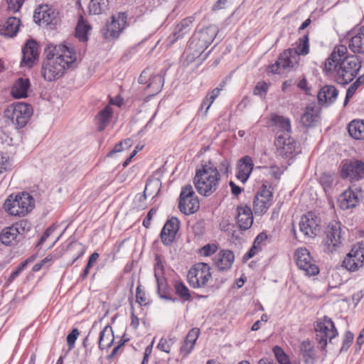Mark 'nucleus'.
<instances>
[{
  "label": "nucleus",
  "mask_w": 364,
  "mask_h": 364,
  "mask_svg": "<svg viewBox=\"0 0 364 364\" xmlns=\"http://www.w3.org/2000/svg\"><path fill=\"white\" fill-rule=\"evenodd\" d=\"M112 115V108L107 105L103 109H102L97 116L98 121L97 129L101 132L105 129L109 122V120Z\"/></svg>",
  "instance_id": "obj_38"
},
{
  "label": "nucleus",
  "mask_w": 364,
  "mask_h": 364,
  "mask_svg": "<svg viewBox=\"0 0 364 364\" xmlns=\"http://www.w3.org/2000/svg\"><path fill=\"white\" fill-rule=\"evenodd\" d=\"M21 66L31 67L38 57V45L33 40L28 41L22 50Z\"/></svg>",
  "instance_id": "obj_23"
},
{
  "label": "nucleus",
  "mask_w": 364,
  "mask_h": 364,
  "mask_svg": "<svg viewBox=\"0 0 364 364\" xmlns=\"http://www.w3.org/2000/svg\"><path fill=\"white\" fill-rule=\"evenodd\" d=\"M90 29V25H88L83 19L82 16L78 21L75 28V36L82 42L87 41V33Z\"/></svg>",
  "instance_id": "obj_40"
},
{
  "label": "nucleus",
  "mask_w": 364,
  "mask_h": 364,
  "mask_svg": "<svg viewBox=\"0 0 364 364\" xmlns=\"http://www.w3.org/2000/svg\"><path fill=\"white\" fill-rule=\"evenodd\" d=\"M274 123V131L278 134L289 135L291 132L290 120L282 116L274 115L272 119Z\"/></svg>",
  "instance_id": "obj_33"
},
{
  "label": "nucleus",
  "mask_w": 364,
  "mask_h": 364,
  "mask_svg": "<svg viewBox=\"0 0 364 364\" xmlns=\"http://www.w3.org/2000/svg\"><path fill=\"white\" fill-rule=\"evenodd\" d=\"M348 49L343 45L334 48L331 55L326 59L324 71L333 74L337 83L346 85L351 82L361 68V63L357 55H346Z\"/></svg>",
  "instance_id": "obj_1"
},
{
  "label": "nucleus",
  "mask_w": 364,
  "mask_h": 364,
  "mask_svg": "<svg viewBox=\"0 0 364 364\" xmlns=\"http://www.w3.org/2000/svg\"><path fill=\"white\" fill-rule=\"evenodd\" d=\"M218 33V28L214 25H210L197 32L191 40L188 48L193 51V57H200L213 41Z\"/></svg>",
  "instance_id": "obj_5"
},
{
  "label": "nucleus",
  "mask_w": 364,
  "mask_h": 364,
  "mask_svg": "<svg viewBox=\"0 0 364 364\" xmlns=\"http://www.w3.org/2000/svg\"><path fill=\"white\" fill-rule=\"evenodd\" d=\"M342 267H345L348 271L355 272L360 267V263H357L353 258L346 255L343 261Z\"/></svg>",
  "instance_id": "obj_50"
},
{
  "label": "nucleus",
  "mask_w": 364,
  "mask_h": 364,
  "mask_svg": "<svg viewBox=\"0 0 364 364\" xmlns=\"http://www.w3.org/2000/svg\"><path fill=\"white\" fill-rule=\"evenodd\" d=\"M53 230L54 229L53 228H48L41 236L38 245L43 243V242L47 240V238L50 236V235L53 232Z\"/></svg>",
  "instance_id": "obj_62"
},
{
  "label": "nucleus",
  "mask_w": 364,
  "mask_h": 364,
  "mask_svg": "<svg viewBox=\"0 0 364 364\" xmlns=\"http://www.w3.org/2000/svg\"><path fill=\"white\" fill-rule=\"evenodd\" d=\"M237 223L241 230H248L253 223L252 211L249 206L241 205L237 208Z\"/></svg>",
  "instance_id": "obj_22"
},
{
  "label": "nucleus",
  "mask_w": 364,
  "mask_h": 364,
  "mask_svg": "<svg viewBox=\"0 0 364 364\" xmlns=\"http://www.w3.org/2000/svg\"><path fill=\"white\" fill-rule=\"evenodd\" d=\"M348 47L354 53H364V25L350 38Z\"/></svg>",
  "instance_id": "obj_31"
},
{
  "label": "nucleus",
  "mask_w": 364,
  "mask_h": 364,
  "mask_svg": "<svg viewBox=\"0 0 364 364\" xmlns=\"http://www.w3.org/2000/svg\"><path fill=\"white\" fill-rule=\"evenodd\" d=\"M338 95V91L333 85H325L318 93V100L321 105H331L333 103Z\"/></svg>",
  "instance_id": "obj_29"
},
{
  "label": "nucleus",
  "mask_w": 364,
  "mask_h": 364,
  "mask_svg": "<svg viewBox=\"0 0 364 364\" xmlns=\"http://www.w3.org/2000/svg\"><path fill=\"white\" fill-rule=\"evenodd\" d=\"M199 200L192 186L188 184L183 187L178 204L180 211L188 215L195 213L199 209Z\"/></svg>",
  "instance_id": "obj_9"
},
{
  "label": "nucleus",
  "mask_w": 364,
  "mask_h": 364,
  "mask_svg": "<svg viewBox=\"0 0 364 364\" xmlns=\"http://www.w3.org/2000/svg\"><path fill=\"white\" fill-rule=\"evenodd\" d=\"M20 240L18 229L12 225L4 228L0 234L1 242L7 246L16 245Z\"/></svg>",
  "instance_id": "obj_30"
},
{
  "label": "nucleus",
  "mask_w": 364,
  "mask_h": 364,
  "mask_svg": "<svg viewBox=\"0 0 364 364\" xmlns=\"http://www.w3.org/2000/svg\"><path fill=\"white\" fill-rule=\"evenodd\" d=\"M12 226L18 229L19 232V236L21 237L25 232L28 231L31 228L30 223L26 220H21L14 225H12Z\"/></svg>",
  "instance_id": "obj_52"
},
{
  "label": "nucleus",
  "mask_w": 364,
  "mask_h": 364,
  "mask_svg": "<svg viewBox=\"0 0 364 364\" xmlns=\"http://www.w3.org/2000/svg\"><path fill=\"white\" fill-rule=\"evenodd\" d=\"M299 355L306 364H314L316 351L313 343L309 341H303L299 346Z\"/></svg>",
  "instance_id": "obj_28"
},
{
  "label": "nucleus",
  "mask_w": 364,
  "mask_h": 364,
  "mask_svg": "<svg viewBox=\"0 0 364 364\" xmlns=\"http://www.w3.org/2000/svg\"><path fill=\"white\" fill-rule=\"evenodd\" d=\"M179 227L180 222L176 218H171L166 221L160 234L161 242L164 245L170 246L172 244Z\"/></svg>",
  "instance_id": "obj_20"
},
{
  "label": "nucleus",
  "mask_w": 364,
  "mask_h": 364,
  "mask_svg": "<svg viewBox=\"0 0 364 364\" xmlns=\"http://www.w3.org/2000/svg\"><path fill=\"white\" fill-rule=\"evenodd\" d=\"M155 259L156 263L154 266V277L157 283L158 294L161 298L165 299H171L169 296H166L164 294L166 283L164 282V279L162 277L164 274V266L161 259L159 255H156Z\"/></svg>",
  "instance_id": "obj_26"
},
{
  "label": "nucleus",
  "mask_w": 364,
  "mask_h": 364,
  "mask_svg": "<svg viewBox=\"0 0 364 364\" xmlns=\"http://www.w3.org/2000/svg\"><path fill=\"white\" fill-rule=\"evenodd\" d=\"M360 188L349 187L343 191L338 198L339 207L343 210L355 208L359 203L361 196Z\"/></svg>",
  "instance_id": "obj_19"
},
{
  "label": "nucleus",
  "mask_w": 364,
  "mask_h": 364,
  "mask_svg": "<svg viewBox=\"0 0 364 364\" xmlns=\"http://www.w3.org/2000/svg\"><path fill=\"white\" fill-rule=\"evenodd\" d=\"M193 22V18L189 17L184 18L180 24L178 25V30L174 33L176 38L182 37L185 33L190 31V26Z\"/></svg>",
  "instance_id": "obj_44"
},
{
  "label": "nucleus",
  "mask_w": 364,
  "mask_h": 364,
  "mask_svg": "<svg viewBox=\"0 0 364 364\" xmlns=\"http://www.w3.org/2000/svg\"><path fill=\"white\" fill-rule=\"evenodd\" d=\"M79 331L77 328H74L71 333H70L67 336V343L69 348V350H71L74 348L75 341L79 335Z\"/></svg>",
  "instance_id": "obj_55"
},
{
  "label": "nucleus",
  "mask_w": 364,
  "mask_h": 364,
  "mask_svg": "<svg viewBox=\"0 0 364 364\" xmlns=\"http://www.w3.org/2000/svg\"><path fill=\"white\" fill-rule=\"evenodd\" d=\"M98 258L99 254L97 252H94L90 256L87 264H86L83 272L80 276V278L82 280H84L87 277L90 273V268L94 265Z\"/></svg>",
  "instance_id": "obj_49"
},
{
  "label": "nucleus",
  "mask_w": 364,
  "mask_h": 364,
  "mask_svg": "<svg viewBox=\"0 0 364 364\" xmlns=\"http://www.w3.org/2000/svg\"><path fill=\"white\" fill-rule=\"evenodd\" d=\"M33 18L39 24H51L55 18V13L48 5H40L34 11Z\"/></svg>",
  "instance_id": "obj_24"
},
{
  "label": "nucleus",
  "mask_w": 364,
  "mask_h": 364,
  "mask_svg": "<svg viewBox=\"0 0 364 364\" xmlns=\"http://www.w3.org/2000/svg\"><path fill=\"white\" fill-rule=\"evenodd\" d=\"M20 26V20L16 17H9L0 26V34L7 37L16 36Z\"/></svg>",
  "instance_id": "obj_32"
},
{
  "label": "nucleus",
  "mask_w": 364,
  "mask_h": 364,
  "mask_svg": "<svg viewBox=\"0 0 364 364\" xmlns=\"http://www.w3.org/2000/svg\"><path fill=\"white\" fill-rule=\"evenodd\" d=\"M176 293L184 301H188L191 299V294L188 287L181 282L176 281L174 284Z\"/></svg>",
  "instance_id": "obj_45"
},
{
  "label": "nucleus",
  "mask_w": 364,
  "mask_h": 364,
  "mask_svg": "<svg viewBox=\"0 0 364 364\" xmlns=\"http://www.w3.org/2000/svg\"><path fill=\"white\" fill-rule=\"evenodd\" d=\"M123 146V142H119V143L117 144L114 146V149H113L112 150H111V151L107 154V156L108 157H110V156H112L114 154L122 151L124 149V148H123V146Z\"/></svg>",
  "instance_id": "obj_61"
},
{
  "label": "nucleus",
  "mask_w": 364,
  "mask_h": 364,
  "mask_svg": "<svg viewBox=\"0 0 364 364\" xmlns=\"http://www.w3.org/2000/svg\"><path fill=\"white\" fill-rule=\"evenodd\" d=\"M114 340L112 328L109 325L106 326L102 331H100L98 340L99 348L101 350L109 348Z\"/></svg>",
  "instance_id": "obj_34"
},
{
  "label": "nucleus",
  "mask_w": 364,
  "mask_h": 364,
  "mask_svg": "<svg viewBox=\"0 0 364 364\" xmlns=\"http://www.w3.org/2000/svg\"><path fill=\"white\" fill-rule=\"evenodd\" d=\"M320 119V107L315 102L306 105L301 122L304 127H314Z\"/></svg>",
  "instance_id": "obj_21"
},
{
  "label": "nucleus",
  "mask_w": 364,
  "mask_h": 364,
  "mask_svg": "<svg viewBox=\"0 0 364 364\" xmlns=\"http://www.w3.org/2000/svg\"><path fill=\"white\" fill-rule=\"evenodd\" d=\"M300 57L294 49L289 48L280 54L275 64L271 66V70L273 73H279L280 67L286 69H294L299 65Z\"/></svg>",
  "instance_id": "obj_17"
},
{
  "label": "nucleus",
  "mask_w": 364,
  "mask_h": 364,
  "mask_svg": "<svg viewBox=\"0 0 364 364\" xmlns=\"http://www.w3.org/2000/svg\"><path fill=\"white\" fill-rule=\"evenodd\" d=\"M230 186L231 187L232 193L234 196H238L242 192V188L237 186L234 182H230Z\"/></svg>",
  "instance_id": "obj_63"
},
{
  "label": "nucleus",
  "mask_w": 364,
  "mask_h": 364,
  "mask_svg": "<svg viewBox=\"0 0 364 364\" xmlns=\"http://www.w3.org/2000/svg\"><path fill=\"white\" fill-rule=\"evenodd\" d=\"M220 181V175L218 168L209 164H203L197 169L193 183L200 195L208 197L217 191Z\"/></svg>",
  "instance_id": "obj_3"
},
{
  "label": "nucleus",
  "mask_w": 364,
  "mask_h": 364,
  "mask_svg": "<svg viewBox=\"0 0 364 364\" xmlns=\"http://www.w3.org/2000/svg\"><path fill=\"white\" fill-rule=\"evenodd\" d=\"M315 331L316 340L322 350L326 348L328 341L331 342L338 333L333 321L326 316L316 322Z\"/></svg>",
  "instance_id": "obj_8"
},
{
  "label": "nucleus",
  "mask_w": 364,
  "mask_h": 364,
  "mask_svg": "<svg viewBox=\"0 0 364 364\" xmlns=\"http://www.w3.org/2000/svg\"><path fill=\"white\" fill-rule=\"evenodd\" d=\"M138 82L140 84H146V89L149 92V95L154 96L161 92L164 77L161 74L151 75L150 69L147 68L141 73Z\"/></svg>",
  "instance_id": "obj_15"
},
{
  "label": "nucleus",
  "mask_w": 364,
  "mask_h": 364,
  "mask_svg": "<svg viewBox=\"0 0 364 364\" xmlns=\"http://www.w3.org/2000/svg\"><path fill=\"white\" fill-rule=\"evenodd\" d=\"M252 159L249 156H245L240 159L237 166V178L242 183H245L253 169Z\"/></svg>",
  "instance_id": "obj_27"
},
{
  "label": "nucleus",
  "mask_w": 364,
  "mask_h": 364,
  "mask_svg": "<svg viewBox=\"0 0 364 364\" xmlns=\"http://www.w3.org/2000/svg\"><path fill=\"white\" fill-rule=\"evenodd\" d=\"M342 243L341 223L336 221L330 223L326 231V237L323 241L324 251L332 253L340 247Z\"/></svg>",
  "instance_id": "obj_10"
},
{
  "label": "nucleus",
  "mask_w": 364,
  "mask_h": 364,
  "mask_svg": "<svg viewBox=\"0 0 364 364\" xmlns=\"http://www.w3.org/2000/svg\"><path fill=\"white\" fill-rule=\"evenodd\" d=\"M44 53L42 75L49 82L61 77L66 70L73 68L77 59L74 48L65 45H48Z\"/></svg>",
  "instance_id": "obj_2"
},
{
  "label": "nucleus",
  "mask_w": 364,
  "mask_h": 364,
  "mask_svg": "<svg viewBox=\"0 0 364 364\" xmlns=\"http://www.w3.org/2000/svg\"><path fill=\"white\" fill-rule=\"evenodd\" d=\"M225 82L223 81L219 87L213 89L210 93L208 94L203 99L201 105H200V109H203L205 107V114H206L208 112V109H210L211 105L213 103L214 100L218 97V96L220 95V92L221 90H223V87H225Z\"/></svg>",
  "instance_id": "obj_37"
},
{
  "label": "nucleus",
  "mask_w": 364,
  "mask_h": 364,
  "mask_svg": "<svg viewBox=\"0 0 364 364\" xmlns=\"http://www.w3.org/2000/svg\"><path fill=\"white\" fill-rule=\"evenodd\" d=\"M274 145L277 153L283 158L293 157L298 149L296 141L290 135L278 134Z\"/></svg>",
  "instance_id": "obj_16"
},
{
  "label": "nucleus",
  "mask_w": 364,
  "mask_h": 364,
  "mask_svg": "<svg viewBox=\"0 0 364 364\" xmlns=\"http://www.w3.org/2000/svg\"><path fill=\"white\" fill-rule=\"evenodd\" d=\"M273 198L272 186L263 184L255 197L253 210L255 214L265 213L272 205Z\"/></svg>",
  "instance_id": "obj_14"
},
{
  "label": "nucleus",
  "mask_w": 364,
  "mask_h": 364,
  "mask_svg": "<svg viewBox=\"0 0 364 364\" xmlns=\"http://www.w3.org/2000/svg\"><path fill=\"white\" fill-rule=\"evenodd\" d=\"M171 343H172V341L171 340L168 341L166 338H161L159 341V343L157 347L159 350L168 353H170Z\"/></svg>",
  "instance_id": "obj_58"
},
{
  "label": "nucleus",
  "mask_w": 364,
  "mask_h": 364,
  "mask_svg": "<svg viewBox=\"0 0 364 364\" xmlns=\"http://www.w3.org/2000/svg\"><path fill=\"white\" fill-rule=\"evenodd\" d=\"M136 301L140 305H145L146 304V299L145 296V293L141 289V284H139L136 288Z\"/></svg>",
  "instance_id": "obj_59"
},
{
  "label": "nucleus",
  "mask_w": 364,
  "mask_h": 364,
  "mask_svg": "<svg viewBox=\"0 0 364 364\" xmlns=\"http://www.w3.org/2000/svg\"><path fill=\"white\" fill-rule=\"evenodd\" d=\"M363 76L359 77L347 90L346 99L344 100V106H346L349 100L353 97L356 90L361 85L363 82Z\"/></svg>",
  "instance_id": "obj_48"
},
{
  "label": "nucleus",
  "mask_w": 364,
  "mask_h": 364,
  "mask_svg": "<svg viewBox=\"0 0 364 364\" xmlns=\"http://www.w3.org/2000/svg\"><path fill=\"white\" fill-rule=\"evenodd\" d=\"M34 206V199L28 193L10 195L4 203L5 210L11 215L25 216Z\"/></svg>",
  "instance_id": "obj_4"
},
{
  "label": "nucleus",
  "mask_w": 364,
  "mask_h": 364,
  "mask_svg": "<svg viewBox=\"0 0 364 364\" xmlns=\"http://www.w3.org/2000/svg\"><path fill=\"white\" fill-rule=\"evenodd\" d=\"M218 250V246L215 244H208L199 250L200 255L208 257Z\"/></svg>",
  "instance_id": "obj_51"
},
{
  "label": "nucleus",
  "mask_w": 364,
  "mask_h": 364,
  "mask_svg": "<svg viewBox=\"0 0 364 364\" xmlns=\"http://www.w3.org/2000/svg\"><path fill=\"white\" fill-rule=\"evenodd\" d=\"M319 182L322 186L324 191L326 193L330 190L333 183V175L328 173H323L319 178Z\"/></svg>",
  "instance_id": "obj_46"
},
{
  "label": "nucleus",
  "mask_w": 364,
  "mask_h": 364,
  "mask_svg": "<svg viewBox=\"0 0 364 364\" xmlns=\"http://www.w3.org/2000/svg\"><path fill=\"white\" fill-rule=\"evenodd\" d=\"M294 257L298 267L303 270L306 275L315 276L318 274L319 269L307 249H297L294 253Z\"/></svg>",
  "instance_id": "obj_11"
},
{
  "label": "nucleus",
  "mask_w": 364,
  "mask_h": 364,
  "mask_svg": "<svg viewBox=\"0 0 364 364\" xmlns=\"http://www.w3.org/2000/svg\"><path fill=\"white\" fill-rule=\"evenodd\" d=\"M294 49L298 53L299 57H300L301 55H307L309 52L308 35H305L303 38H299L296 43V47Z\"/></svg>",
  "instance_id": "obj_43"
},
{
  "label": "nucleus",
  "mask_w": 364,
  "mask_h": 364,
  "mask_svg": "<svg viewBox=\"0 0 364 364\" xmlns=\"http://www.w3.org/2000/svg\"><path fill=\"white\" fill-rule=\"evenodd\" d=\"M200 335V329L198 328H191L186 336V339L193 343L194 346Z\"/></svg>",
  "instance_id": "obj_56"
},
{
  "label": "nucleus",
  "mask_w": 364,
  "mask_h": 364,
  "mask_svg": "<svg viewBox=\"0 0 364 364\" xmlns=\"http://www.w3.org/2000/svg\"><path fill=\"white\" fill-rule=\"evenodd\" d=\"M230 168V162L227 159L223 160L220 163V171H224L225 173H228Z\"/></svg>",
  "instance_id": "obj_64"
},
{
  "label": "nucleus",
  "mask_w": 364,
  "mask_h": 364,
  "mask_svg": "<svg viewBox=\"0 0 364 364\" xmlns=\"http://www.w3.org/2000/svg\"><path fill=\"white\" fill-rule=\"evenodd\" d=\"M320 223V218L314 213L309 212L301 217L299 230L304 237L314 238L321 231Z\"/></svg>",
  "instance_id": "obj_12"
},
{
  "label": "nucleus",
  "mask_w": 364,
  "mask_h": 364,
  "mask_svg": "<svg viewBox=\"0 0 364 364\" xmlns=\"http://www.w3.org/2000/svg\"><path fill=\"white\" fill-rule=\"evenodd\" d=\"M26 0H6L8 10L16 13L20 10Z\"/></svg>",
  "instance_id": "obj_53"
},
{
  "label": "nucleus",
  "mask_w": 364,
  "mask_h": 364,
  "mask_svg": "<svg viewBox=\"0 0 364 364\" xmlns=\"http://www.w3.org/2000/svg\"><path fill=\"white\" fill-rule=\"evenodd\" d=\"M341 176L350 181L360 180L364 177V163L357 159L346 161L342 166Z\"/></svg>",
  "instance_id": "obj_18"
},
{
  "label": "nucleus",
  "mask_w": 364,
  "mask_h": 364,
  "mask_svg": "<svg viewBox=\"0 0 364 364\" xmlns=\"http://www.w3.org/2000/svg\"><path fill=\"white\" fill-rule=\"evenodd\" d=\"M267 239V235L264 232L259 234L255 239L252 247L250 250L244 255V260L247 261L254 257L257 252L262 250L261 244L262 242Z\"/></svg>",
  "instance_id": "obj_39"
},
{
  "label": "nucleus",
  "mask_w": 364,
  "mask_h": 364,
  "mask_svg": "<svg viewBox=\"0 0 364 364\" xmlns=\"http://www.w3.org/2000/svg\"><path fill=\"white\" fill-rule=\"evenodd\" d=\"M273 353L279 364H291L289 357L281 347L278 346H274L273 348Z\"/></svg>",
  "instance_id": "obj_47"
},
{
  "label": "nucleus",
  "mask_w": 364,
  "mask_h": 364,
  "mask_svg": "<svg viewBox=\"0 0 364 364\" xmlns=\"http://www.w3.org/2000/svg\"><path fill=\"white\" fill-rule=\"evenodd\" d=\"M156 210L154 208L151 209L147 213L146 216L143 220V225L148 228L150 226L151 220L152 219L153 215L156 213Z\"/></svg>",
  "instance_id": "obj_60"
},
{
  "label": "nucleus",
  "mask_w": 364,
  "mask_h": 364,
  "mask_svg": "<svg viewBox=\"0 0 364 364\" xmlns=\"http://www.w3.org/2000/svg\"><path fill=\"white\" fill-rule=\"evenodd\" d=\"M29 80L19 78L14 85L11 94L15 98H22L27 96V91L29 87Z\"/></svg>",
  "instance_id": "obj_36"
},
{
  "label": "nucleus",
  "mask_w": 364,
  "mask_h": 364,
  "mask_svg": "<svg viewBox=\"0 0 364 364\" xmlns=\"http://www.w3.org/2000/svg\"><path fill=\"white\" fill-rule=\"evenodd\" d=\"M33 114L32 107L23 102L11 105L4 111V117L16 126L17 129L26 126Z\"/></svg>",
  "instance_id": "obj_6"
},
{
  "label": "nucleus",
  "mask_w": 364,
  "mask_h": 364,
  "mask_svg": "<svg viewBox=\"0 0 364 364\" xmlns=\"http://www.w3.org/2000/svg\"><path fill=\"white\" fill-rule=\"evenodd\" d=\"M212 278L210 266L203 262L194 264L187 274L190 286L194 289L203 288Z\"/></svg>",
  "instance_id": "obj_7"
},
{
  "label": "nucleus",
  "mask_w": 364,
  "mask_h": 364,
  "mask_svg": "<svg viewBox=\"0 0 364 364\" xmlns=\"http://www.w3.org/2000/svg\"><path fill=\"white\" fill-rule=\"evenodd\" d=\"M108 9V0H90L89 10L90 14L98 15Z\"/></svg>",
  "instance_id": "obj_41"
},
{
  "label": "nucleus",
  "mask_w": 364,
  "mask_h": 364,
  "mask_svg": "<svg viewBox=\"0 0 364 364\" xmlns=\"http://www.w3.org/2000/svg\"><path fill=\"white\" fill-rule=\"evenodd\" d=\"M348 131L350 136L356 140L364 139V122L360 119L353 120L348 126Z\"/></svg>",
  "instance_id": "obj_35"
},
{
  "label": "nucleus",
  "mask_w": 364,
  "mask_h": 364,
  "mask_svg": "<svg viewBox=\"0 0 364 364\" xmlns=\"http://www.w3.org/2000/svg\"><path fill=\"white\" fill-rule=\"evenodd\" d=\"M267 87H268V85L266 82H259L255 86L253 93L255 95L262 96L266 93V92L267 90Z\"/></svg>",
  "instance_id": "obj_57"
},
{
  "label": "nucleus",
  "mask_w": 364,
  "mask_h": 364,
  "mask_svg": "<svg viewBox=\"0 0 364 364\" xmlns=\"http://www.w3.org/2000/svg\"><path fill=\"white\" fill-rule=\"evenodd\" d=\"M235 259L233 252L229 250H221L216 256L215 265L220 271H227L232 267Z\"/></svg>",
  "instance_id": "obj_25"
},
{
  "label": "nucleus",
  "mask_w": 364,
  "mask_h": 364,
  "mask_svg": "<svg viewBox=\"0 0 364 364\" xmlns=\"http://www.w3.org/2000/svg\"><path fill=\"white\" fill-rule=\"evenodd\" d=\"M194 346H195L193 343L185 338L180 348V353L183 355V357H186L189 353H191Z\"/></svg>",
  "instance_id": "obj_54"
},
{
  "label": "nucleus",
  "mask_w": 364,
  "mask_h": 364,
  "mask_svg": "<svg viewBox=\"0 0 364 364\" xmlns=\"http://www.w3.org/2000/svg\"><path fill=\"white\" fill-rule=\"evenodd\" d=\"M347 256L353 258L357 263H360V267L364 264V245L358 244L354 245Z\"/></svg>",
  "instance_id": "obj_42"
},
{
  "label": "nucleus",
  "mask_w": 364,
  "mask_h": 364,
  "mask_svg": "<svg viewBox=\"0 0 364 364\" xmlns=\"http://www.w3.org/2000/svg\"><path fill=\"white\" fill-rule=\"evenodd\" d=\"M127 23L125 14H118L112 17L111 22H107L102 28L101 33L105 38L113 39L118 38Z\"/></svg>",
  "instance_id": "obj_13"
}]
</instances>
